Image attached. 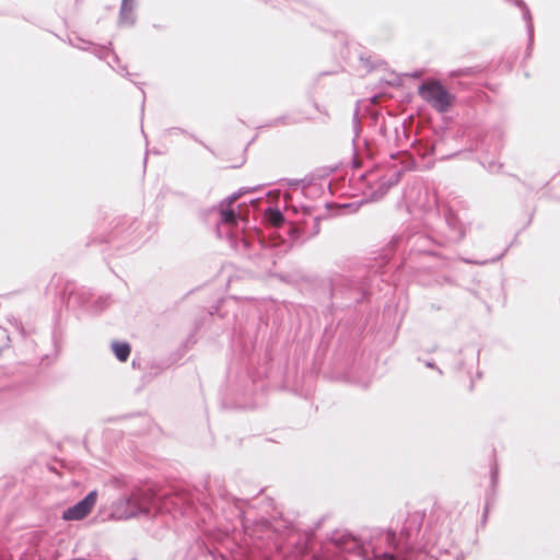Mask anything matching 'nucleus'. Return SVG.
<instances>
[{
    "label": "nucleus",
    "mask_w": 560,
    "mask_h": 560,
    "mask_svg": "<svg viewBox=\"0 0 560 560\" xmlns=\"http://www.w3.org/2000/svg\"><path fill=\"white\" fill-rule=\"evenodd\" d=\"M378 560H393V559L390 557L385 556V557L380 558Z\"/></svg>",
    "instance_id": "a18cd8bd"
},
{
    "label": "nucleus",
    "mask_w": 560,
    "mask_h": 560,
    "mask_svg": "<svg viewBox=\"0 0 560 560\" xmlns=\"http://www.w3.org/2000/svg\"><path fill=\"white\" fill-rule=\"evenodd\" d=\"M220 404L223 409H253L257 406L256 402L242 401L240 398L230 402L226 397H222Z\"/></svg>",
    "instance_id": "6ab92c4d"
},
{
    "label": "nucleus",
    "mask_w": 560,
    "mask_h": 560,
    "mask_svg": "<svg viewBox=\"0 0 560 560\" xmlns=\"http://www.w3.org/2000/svg\"><path fill=\"white\" fill-rule=\"evenodd\" d=\"M342 207L343 208H348V207H351V205L350 203H345Z\"/></svg>",
    "instance_id": "603ef678"
},
{
    "label": "nucleus",
    "mask_w": 560,
    "mask_h": 560,
    "mask_svg": "<svg viewBox=\"0 0 560 560\" xmlns=\"http://www.w3.org/2000/svg\"><path fill=\"white\" fill-rule=\"evenodd\" d=\"M380 132H381V133L385 132V126H384V125H382V126L380 127Z\"/></svg>",
    "instance_id": "49530a36"
},
{
    "label": "nucleus",
    "mask_w": 560,
    "mask_h": 560,
    "mask_svg": "<svg viewBox=\"0 0 560 560\" xmlns=\"http://www.w3.org/2000/svg\"><path fill=\"white\" fill-rule=\"evenodd\" d=\"M142 94L144 95V92H143V91H142ZM144 103H145V100L143 98V100H142V106L144 105Z\"/></svg>",
    "instance_id": "864d4df0"
},
{
    "label": "nucleus",
    "mask_w": 560,
    "mask_h": 560,
    "mask_svg": "<svg viewBox=\"0 0 560 560\" xmlns=\"http://www.w3.org/2000/svg\"><path fill=\"white\" fill-rule=\"evenodd\" d=\"M97 498V491H91L83 500L66 509L62 512V518L65 521L84 520L94 509Z\"/></svg>",
    "instance_id": "9b49d317"
},
{
    "label": "nucleus",
    "mask_w": 560,
    "mask_h": 560,
    "mask_svg": "<svg viewBox=\"0 0 560 560\" xmlns=\"http://www.w3.org/2000/svg\"><path fill=\"white\" fill-rule=\"evenodd\" d=\"M320 215H314L308 228V219L304 218L299 223H290L287 226V234L293 244H304L307 240L315 237L320 231Z\"/></svg>",
    "instance_id": "9d476101"
},
{
    "label": "nucleus",
    "mask_w": 560,
    "mask_h": 560,
    "mask_svg": "<svg viewBox=\"0 0 560 560\" xmlns=\"http://www.w3.org/2000/svg\"><path fill=\"white\" fill-rule=\"evenodd\" d=\"M213 209L219 213L215 224V234L219 238L225 237L236 253L259 268H269L275 265V248L258 231H238L232 226L238 221V213L233 207L219 203Z\"/></svg>",
    "instance_id": "f03ea898"
},
{
    "label": "nucleus",
    "mask_w": 560,
    "mask_h": 560,
    "mask_svg": "<svg viewBox=\"0 0 560 560\" xmlns=\"http://www.w3.org/2000/svg\"><path fill=\"white\" fill-rule=\"evenodd\" d=\"M534 36H535V31L533 30V36L529 37V35L527 34V47H526V50H525V55H524V59H527L530 57L532 55V51H533V48H534Z\"/></svg>",
    "instance_id": "473e14b6"
},
{
    "label": "nucleus",
    "mask_w": 560,
    "mask_h": 560,
    "mask_svg": "<svg viewBox=\"0 0 560 560\" xmlns=\"http://www.w3.org/2000/svg\"><path fill=\"white\" fill-rule=\"evenodd\" d=\"M439 235L424 231H409L406 230L398 235H394L389 247L375 259L373 267L382 269L388 265L392 260L394 253L397 248L402 247L404 253H407V257L404 258V264L412 261L413 257H434L441 258V248L446 247Z\"/></svg>",
    "instance_id": "7ed1b4c3"
},
{
    "label": "nucleus",
    "mask_w": 560,
    "mask_h": 560,
    "mask_svg": "<svg viewBox=\"0 0 560 560\" xmlns=\"http://www.w3.org/2000/svg\"><path fill=\"white\" fill-rule=\"evenodd\" d=\"M298 122H300V120L294 118L291 115H281V116H278V117L271 119L265 126H267V127H275V126H279V125H283V126H285V125H294V124H298Z\"/></svg>",
    "instance_id": "393cba45"
},
{
    "label": "nucleus",
    "mask_w": 560,
    "mask_h": 560,
    "mask_svg": "<svg viewBox=\"0 0 560 560\" xmlns=\"http://www.w3.org/2000/svg\"><path fill=\"white\" fill-rule=\"evenodd\" d=\"M69 44L73 47H77L82 50L88 49V45H92V43L84 40L83 38L75 36L74 38L69 37Z\"/></svg>",
    "instance_id": "2f4dec72"
},
{
    "label": "nucleus",
    "mask_w": 560,
    "mask_h": 560,
    "mask_svg": "<svg viewBox=\"0 0 560 560\" xmlns=\"http://www.w3.org/2000/svg\"><path fill=\"white\" fill-rule=\"evenodd\" d=\"M246 381L250 380V389L246 388L245 392L242 394L243 396H246L247 394L250 395H262L265 388H266V382L264 381H256L249 373L245 375Z\"/></svg>",
    "instance_id": "a211bd4d"
},
{
    "label": "nucleus",
    "mask_w": 560,
    "mask_h": 560,
    "mask_svg": "<svg viewBox=\"0 0 560 560\" xmlns=\"http://www.w3.org/2000/svg\"><path fill=\"white\" fill-rule=\"evenodd\" d=\"M264 219L273 226H281L285 223V217L277 207L267 206L264 209Z\"/></svg>",
    "instance_id": "2eb2a0df"
},
{
    "label": "nucleus",
    "mask_w": 560,
    "mask_h": 560,
    "mask_svg": "<svg viewBox=\"0 0 560 560\" xmlns=\"http://www.w3.org/2000/svg\"><path fill=\"white\" fill-rule=\"evenodd\" d=\"M471 354H472V360H476L478 362L479 361V350H472Z\"/></svg>",
    "instance_id": "a19ab883"
},
{
    "label": "nucleus",
    "mask_w": 560,
    "mask_h": 560,
    "mask_svg": "<svg viewBox=\"0 0 560 560\" xmlns=\"http://www.w3.org/2000/svg\"><path fill=\"white\" fill-rule=\"evenodd\" d=\"M418 361L423 362L427 368L435 370L440 376L443 375L442 369H440L433 360H421V358H418Z\"/></svg>",
    "instance_id": "f704fd0d"
},
{
    "label": "nucleus",
    "mask_w": 560,
    "mask_h": 560,
    "mask_svg": "<svg viewBox=\"0 0 560 560\" xmlns=\"http://www.w3.org/2000/svg\"><path fill=\"white\" fill-rule=\"evenodd\" d=\"M402 173V170H388L385 174H378V170H372L361 175V177L365 178L369 186L376 185V188L371 192V198L377 200L383 198L393 186L399 183Z\"/></svg>",
    "instance_id": "1a4fd4ad"
},
{
    "label": "nucleus",
    "mask_w": 560,
    "mask_h": 560,
    "mask_svg": "<svg viewBox=\"0 0 560 560\" xmlns=\"http://www.w3.org/2000/svg\"><path fill=\"white\" fill-rule=\"evenodd\" d=\"M62 338H63L62 330H61L60 326L58 324H56L51 331V341H52V346H54L56 353H58L61 349Z\"/></svg>",
    "instance_id": "cd10ccee"
},
{
    "label": "nucleus",
    "mask_w": 560,
    "mask_h": 560,
    "mask_svg": "<svg viewBox=\"0 0 560 560\" xmlns=\"http://www.w3.org/2000/svg\"><path fill=\"white\" fill-rule=\"evenodd\" d=\"M243 355H244V357H248V355H249V350H248V349H246Z\"/></svg>",
    "instance_id": "09e8293b"
},
{
    "label": "nucleus",
    "mask_w": 560,
    "mask_h": 560,
    "mask_svg": "<svg viewBox=\"0 0 560 560\" xmlns=\"http://www.w3.org/2000/svg\"><path fill=\"white\" fill-rule=\"evenodd\" d=\"M363 147H364V154L368 156V158H372L374 152H373V149L369 142V140L364 139L363 140Z\"/></svg>",
    "instance_id": "c9c22d12"
},
{
    "label": "nucleus",
    "mask_w": 560,
    "mask_h": 560,
    "mask_svg": "<svg viewBox=\"0 0 560 560\" xmlns=\"http://www.w3.org/2000/svg\"><path fill=\"white\" fill-rule=\"evenodd\" d=\"M354 349H355V342H354V340H352L349 345L346 346L343 352L345 353L349 352V354H352Z\"/></svg>",
    "instance_id": "4c0bfd02"
},
{
    "label": "nucleus",
    "mask_w": 560,
    "mask_h": 560,
    "mask_svg": "<svg viewBox=\"0 0 560 560\" xmlns=\"http://www.w3.org/2000/svg\"><path fill=\"white\" fill-rule=\"evenodd\" d=\"M258 187L253 188H241L237 191L233 192L229 197L224 198L220 203L226 205L228 207H233V203L245 192L255 191Z\"/></svg>",
    "instance_id": "bb28decb"
},
{
    "label": "nucleus",
    "mask_w": 560,
    "mask_h": 560,
    "mask_svg": "<svg viewBox=\"0 0 560 560\" xmlns=\"http://www.w3.org/2000/svg\"><path fill=\"white\" fill-rule=\"evenodd\" d=\"M456 154H457V152L448 154L446 158H452L453 155H456Z\"/></svg>",
    "instance_id": "3c124183"
},
{
    "label": "nucleus",
    "mask_w": 560,
    "mask_h": 560,
    "mask_svg": "<svg viewBox=\"0 0 560 560\" xmlns=\"http://www.w3.org/2000/svg\"><path fill=\"white\" fill-rule=\"evenodd\" d=\"M148 500L149 493L147 491L136 490L115 502L112 515L118 520L137 516L145 511V502Z\"/></svg>",
    "instance_id": "6e6552de"
},
{
    "label": "nucleus",
    "mask_w": 560,
    "mask_h": 560,
    "mask_svg": "<svg viewBox=\"0 0 560 560\" xmlns=\"http://www.w3.org/2000/svg\"><path fill=\"white\" fill-rule=\"evenodd\" d=\"M396 132V143L397 147H415L416 151L420 155H431L434 154L436 151L438 143L435 144H427L423 150H420L418 147L420 145L416 139H413L411 142H409L410 135L407 132L405 124H401V130L398 128H395Z\"/></svg>",
    "instance_id": "f8f14e48"
},
{
    "label": "nucleus",
    "mask_w": 560,
    "mask_h": 560,
    "mask_svg": "<svg viewBox=\"0 0 560 560\" xmlns=\"http://www.w3.org/2000/svg\"><path fill=\"white\" fill-rule=\"evenodd\" d=\"M194 337H195V332H192V334L188 337L187 342H190V341H191V342H195Z\"/></svg>",
    "instance_id": "c03bdc74"
},
{
    "label": "nucleus",
    "mask_w": 560,
    "mask_h": 560,
    "mask_svg": "<svg viewBox=\"0 0 560 560\" xmlns=\"http://www.w3.org/2000/svg\"><path fill=\"white\" fill-rule=\"evenodd\" d=\"M503 137H504V130L501 126H494L487 133V138L494 140V143H493L494 151H500L503 148Z\"/></svg>",
    "instance_id": "412c9836"
},
{
    "label": "nucleus",
    "mask_w": 560,
    "mask_h": 560,
    "mask_svg": "<svg viewBox=\"0 0 560 560\" xmlns=\"http://www.w3.org/2000/svg\"><path fill=\"white\" fill-rule=\"evenodd\" d=\"M436 212L441 217L446 225V232L443 235H439L444 245H453L460 243L467 233V226L459 219L457 212L450 206L435 198L434 200Z\"/></svg>",
    "instance_id": "0eeeda50"
},
{
    "label": "nucleus",
    "mask_w": 560,
    "mask_h": 560,
    "mask_svg": "<svg viewBox=\"0 0 560 560\" xmlns=\"http://www.w3.org/2000/svg\"><path fill=\"white\" fill-rule=\"evenodd\" d=\"M313 291L323 307L324 318L330 325L338 312L355 308L370 296L364 283L337 272L314 279Z\"/></svg>",
    "instance_id": "f257e3e1"
},
{
    "label": "nucleus",
    "mask_w": 560,
    "mask_h": 560,
    "mask_svg": "<svg viewBox=\"0 0 560 560\" xmlns=\"http://www.w3.org/2000/svg\"><path fill=\"white\" fill-rule=\"evenodd\" d=\"M322 191L320 187H317L316 184H313L311 180H308L306 184L302 185V194L305 196L319 194Z\"/></svg>",
    "instance_id": "c756f323"
},
{
    "label": "nucleus",
    "mask_w": 560,
    "mask_h": 560,
    "mask_svg": "<svg viewBox=\"0 0 560 560\" xmlns=\"http://www.w3.org/2000/svg\"><path fill=\"white\" fill-rule=\"evenodd\" d=\"M482 66H472V67H465L457 70H453L450 72V77L452 78H459V77H476L483 72Z\"/></svg>",
    "instance_id": "aec40b11"
},
{
    "label": "nucleus",
    "mask_w": 560,
    "mask_h": 560,
    "mask_svg": "<svg viewBox=\"0 0 560 560\" xmlns=\"http://www.w3.org/2000/svg\"><path fill=\"white\" fill-rule=\"evenodd\" d=\"M165 133L166 135H177V133H180V135H186L188 136L190 139H192L194 141L200 143L203 148H206L209 152H211L212 154H214L213 150L207 145L201 139H199L195 133H190L188 132L187 130L180 128V127H171L168 129L165 130Z\"/></svg>",
    "instance_id": "5701e85b"
},
{
    "label": "nucleus",
    "mask_w": 560,
    "mask_h": 560,
    "mask_svg": "<svg viewBox=\"0 0 560 560\" xmlns=\"http://www.w3.org/2000/svg\"><path fill=\"white\" fill-rule=\"evenodd\" d=\"M112 48V43L109 42L108 45H98L93 48V55L96 56L101 60H107L109 58Z\"/></svg>",
    "instance_id": "c85d7f7f"
},
{
    "label": "nucleus",
    "mask_w": 560,
    "mask_h": 560,
    "mask_svg": "<svg viewBox=\"0 0 560 560\" xmlns=\"http://www.w3.org/2000/svg\"><path fill=\"white\" fill-rule=\"evenodd\" d=\"M313 106H314V108H315L317 112H319V113H323V112H324V109H323V108L319 106V104H318L317 102H315V101L313 102Z\"/></svg>",
    "instance_id": "79ce46f5"
},
{
    "label": "nucleus",
    "mask_w": 560,
    "mask_h": 560,
    "mask_svg": "<svg viewBox=\"0 0 560 560\" xmlns=\"http://www.w3.org/2000/svg\"><path fill=\"white\" fill-rule=\"evenodd\" d=\"M508 252V248H505L500 255L489 259V260H482V261H478V260H468L469 262L471 264H475V265H485L487 262H497L499 261L504 255L505 253Z\"/></svg>",
    "instance_id": "72a5a7b5"
},
{
    "label": "nucleus",
    "mask_w": 560,
    "mask_h": 560,
    "mask_svg": "<svg viewBox=\"0 0 560 560\" xmlns=\"http://www.w3.org/2000/svg\"><path fill=\"white\" fill-rule=\"evenodd\" d=\"M418 94L440 114L447 113L456 100L439 79L422 81L418 86Z\"/></svg>",
    "instance_id": "423d86ee"
},
{
    "label": "nucleus",
    "mask_w": 560,
    "mask_h": 560,
    "mask_svg": "<svg viewBox=\"0 0 560 560\" xmlns=\"http://www.w3.org/2000/svg\"><path fill=\"white\" fill-rule=\"evenodd\" d=\"M107 65L122 77L128 78L131 75V73L127 71L126 66H120V59L114 50L110 51L109 58L107 59Z\"/></svg>",
    "instance_id": "4be33fe9"
},
{
    "label": "nucleus",
    "mask_w": 560,
    "mask_h": 560,
    "mask_svg": "<svg viewBox=\"0 0 560 560\" xmlns=\"http://www.w3.org/2000/svg\"><path fill=\"white\" fill-rule=\"evenodd\" d=\"M486 167L489 172H497L499 168L502 167V164H498L494 161H490Z\"/></svg>",
    "instance_id": "e433bc0d"
},
{
    "label": "nucleus",
    "mask_w": 560,
    "mask_h": 560,
    "mask_svg": "<svg viewBox=\"0 0 560 560\" xmlns=\"http://www.w3.org/2000/svg\"><path fill=\"white\" fill-rule=\"evenodd\" d=\"M509 2H511L515 7L520 8V10L522 11V18L526 24V32L528 33L529 37H532L534 23H533L532 12H530L528 5L526 4V2L524 0H510Z\"/></svg>",
    "instance_id": "dca6fc26"
},
{
    "label": "nucleus",
    "mask_w": 560,
    "mask_h": 560,
    "mask_svg": "<svg viewBox=\"0 0 560 560\" xmlns=\"http://www.w3.org/2000/svg\"><path fill=\"white\" fill-rule=\"evenodd\" d=\"M144 416H145V415H144V413H142V412H138V413H137V417H144Z\"/></svg>",
    "instance_id": "8fccbe9b"
},
{
    "label": "nucleus",
    "mask_w": 560,
    "mask_h": 560,
    "mask_svg": "<svg viewBox=\"0 0 560 560\" xmlns=\"http://www.w3.org/2000/svg\"><path fill=\"white\" fill-rule=\"evenodd\" d=\"M65 304L68 310L82 315L95 316L103 313L112 303L110 294L95 295L92 289L86 287H67L63 291Z\"/></svg>",
    "instance_id": "39448f33"
},
{
    "label": "nucleus",
    "mask_w": 560,
    "mask_h": 560,
    "mask_svg": "<svg viewBox=\"0 0 560 560\" xmlns=\"http://www.w3.org/2000/svg\"><path fill=\"white\" fill-rule=\"evenodd\" d=\"M405 75L406 77H410V78H420L422 75V71L421 70H415L413 72L406 73Z\"/></svg>",
    "instance_id": "ea45409f"
},
{
    "label": "nucleus",
    "mask_w": 560,
    "mask_h": 560,
    "mask_svg": "<svg viewBox=\"0 0 560 560\" xmlns=\"http://www.w3.org/2000/svg\"><path fill=\"white\" fill-rule=\"evenodd\" d=\"M9 323L15 329V331L21 337V339H23L24 341H26L27 338L33 334V328H26L23 325V323L15 317H12V319H9Z\"/></svg>",
    "instance_id": "b1692460"
},
{
    "label": "nucleus",
    "mask_w": 560,
    "mask_h": 560,
    "mask_svg": "<svg viewBox=\"0 0 560 560\" xmlns=\"http://www.w3.org/2000/svg\"><path fill=\"white\" fill-rule=\"evenodd\" d=\"M472 389H474V382L470 381V383H469V390H472Z\"/></svg>",
    "instance_id": "de8ad7c7"
},
{
    "label": "nucleus",
    "mask_w": 560,
    "mask_h": 560,
    "mask_svg": "<svg viewBox=\"0 0 560 560\" xmlns=\"http://www.w3.org/2000/svg\"><path fill=\"white\" fill-rule=\"evenodd\" d=\"M116 359L120 362H126L131 353V346L127 341H113L110 346Z\"/></svg>",
    "instance_id": "f3484780"
},
{
    "label": "nucleus",
    "mask_w": 560,
    "mask_h": 560,
    "mask_svg": "<svg viewBox=\"0 0 560 560\" xmlns=\"http://www.w3.org/2000/svg\"><path fill=\"white\" fill-rule=\"evenodd\" d=\"M288 208L291 209L295 213L299 211V209H301L305 217H313V213L317 207L313 203L291 202Z\"/></svg>",
    "instance_id": "a878e982"
},
{
    "label": "nucleus",
    "mask_w": 560,
    "mask_h": 560,
    "mask_svg": "<svg viewBox=\"0 0 560 560\" xmlns=\"http://www.w3.org/2000/svg\"><path fill=\"white\" fill-rule=\"evenodd\" d=\"M332 171H334V170H328V171H326V170H325L324 174H323V175H320L319 177H320V178H324V177L328 176Z\"/></svg>",
    "instance_id": "37998d69"
},
{
    "label": "nucleus",
    "mask_w": 560,
    "mask_h": 560,
    "mask_svg": "<svg viewBox=\"0 0 560 560\" xmlns=\"http://www.w3.org/2000/svg\"><path fill=\"white\" fill-rule=\"evenodd\" d=\"M136 0H121L118 23L120 25H135L137 15L135 13Z\"/></svg>",
    "instance_id": "ddd939ff"
},
{
    "label": "nucleus",
    "mask_w": 560,
    "mask_h": 560,
    "mask_svg": "<svg viewBox=\"0 0 560 560\" xmlns=\"http://www.w3.org/2000/svg\"><path fill=\"white\" fill-rule=\"evenodd\" d=\"M352 125H353V131H354V137L352 139V142H353L352 167L355 168V167H360L359 156L361 154V149L358 144V139H359V136L361 132V119L359 117V108L358 107L355 108V110L353 113Z\"/></svg>",
    "instance_id": "4468645a"
},
{
    "label": "nucleus",
    "mask_w": 560,
    "mask_h": 560,
    "mask_svg": "<svg viewBox=\"0 0 560 560\" xmlns=\"http://www.w3.org/2000/svg\"><path fill=\"white\" fill-rule=\"evenodd\" d=\"M359 59L368 72L374 70L377 67L376 61L373 60L371 56L365 57L363 55H360Z\"/></svg>",
    "instance_id": "7c9ffc66"
},
{
    "label": "nucleus",
    "mask_w": 560,
    "mask_h": 560,
    "mask_svg": "<svg viewBox=\"0 0 560 560\" xmlns=\"http://www.w3.org/2000/svg\"><path fill=\"white\" fill-rule=\"evenodd\" d=\"M465 368H466V364H465L464 359H460V358H459V359H457V363H456L455 369H456L457 371H462V370H464Z\"/></svg>",
    "instance_id": "58836bf2"
},
{
    "label": "nucleus",
    "mask_w": 560,
    "mask_h": 560,
    "mask_svg": "<svg viewBox=\"0 0 560 560\" xmlns=\"http://www.w3.org/2000/svg\"><path fill=\"white\" fill-rule=\"evenodd\" d=\"M110 229L106 234H95L91 236L86 246L93 245H107L106 248H101L103 254L108 249L116 252L133 250L138 244V225L137 221L127 215L113 219Z\"/></svg>",
    "instance_id": "20e7f679"
}]
</instances>
